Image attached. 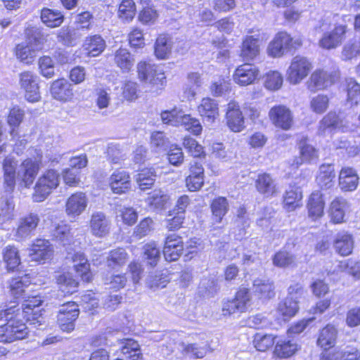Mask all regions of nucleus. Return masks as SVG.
<instances>
[{
    "instance_id": "nucleus-1",
    "label": "nucleus",
    "mask_w": 360,
    "mask_h": 360,
    "mask_svg": "<svg viewBox=\"0 0 360 360\" xmlns=\"http://www.w3.org/2000/svg\"><path fill=\"white\" fill-rule=\"evenodd\" d=\"M20 309L16 305L6 308H0V321L5 320L7 323L0 326V342L11 343L22 340L28 335V328L20 319Z\"/></svg>"
},
{
    "instance_id": "nucleus-2",
    "label": "nucleus",
    "mask_w": 360,
    "mask_h": 360,
    "mask_svg": "<svg viewBox=\"0 0 360 360\" xmlns=\"http://www.w3.org/2000/svg\"><path fill=\"white\" fill-rule=\"evenodd\" d=\"M25 34L27 39L16 46L15 55L21 62L30 64L36 57V52L41 49L44 39L36 27L27 28Z\"/></svg>"
},
{
    "instance_id": "nucleus-3",
    "label": "nucleus",
    "mask_w": 360,
    "mask_h": 360,
    "mask_svg": "<svg viewBox=\"0 0 360 360\" xmlns=\"http://www.w3.org/2000/svg\"><path fill=\"white\" fill-rule=\"evenodd\" d=\"M161 119L164 124L174 127L182 126L187 131L198 135L202 131V126L195 118L191 117L181 108L174 107L171 110H165L161 113Z\"/></svg>"
},
{
    "instance_id": "nucleus-4",
    "label": "nucleus",
    "mask_w": 360,
    "mask_h": 360,
    "mask_svg": "<svg viewBox=\"0 0 360 360\" xmlns=\"http://www.w3.org/2000/svg\"><path fill=\"white\" fill-rule=\"evenodd\" d=\"M60 175L54 169H48L37 179L34 187L32 199L34 202L44 201L58 187Z\"/></svg>"
},
{
    "instance_id": "nucleus-5",
    "label": "nucleus",
    "mask_w": 360,
    "mask_h": 360,
    "mask_svg": "<svg viewBox=\"0 0 360 360\" xmlns=\"http://www.w3.org/2000/svg\"><path fill=\"white\" fill-rule=\"evenodd\" d=\"M312 69L309 60L304 56H295L286 71V80L291 84H300Z\"/></svg>"
},
{
    "instance_id": "nucleus-6",
    "label": "nucleus",
    "mask_w": 360,
    "mask_h": 360,
    "mask_svg": "<svg viewBox=\"0 0 360 360\" xmlns=\"http://www.w3.org/2000/svg\"><path fill=\"white\" fill-rule=\"evenodd\" d=\"M41 154L37 153V156L32 158L25 159L19 166L18 171V177L20 180L21 186L25 188H30L40 169Z\"/></svg>"
},
{
    "instance_id": "nucleus-7",
    "label": "nucleus",
    "mask_w": 360,
    "mask_h": 360,
    "mask_svg": "<svg viewBox=\"0 0 360 360\" xmlns=\"http://www.w3.org/2000/svg\"><path fill=\"white\" fill-rule=\"evenodd\" d=\"M139 79L151 85H163L165 79L164 73L155 64L140 61L136 65Z\"/></svg>"
},
{
    "instance_id": "nucleus-8",
    "label": "nucleus",
    "mask_w": 360,
    "mask_h": 360,
    "mask_svg": "<svg viewBox=\"0 0 360 360\" xmlns=\"http://www.w3.org/2000/svg\"><path fill=\"white\" fill-rule=\"evenodd\" d=\"M79 310L75 302H68L63 304L58 314V324L60 328L67 333L75 329V322L78 318Z\"/></svg>"
},
{
    "instance_id": "nucleus-9",
    "label": "nucleus",
    "mask_w": 360,
    "mask_h": 360,
    "mask_svg": "<svg viewBox=\"0 0 360 360\" xmlns=\"http://www.w3.org/2000/svg\"><path fill=\"white\" fill-rule=\"evenodd\" d=\"M20 89L25 91V99L30 103L40 100L38 77L30 71H25L19 75Z\"/></svg>"
},
{
    "instance_id": "nucleus-10",
    "label": "nucleus",
    "mask_w": 360,
    "mask_h": 360,
    "mask_svg": "<svg viewBox=\"0 0 360 360\" xmlns=\"http://www.w3.org/2000/svg\"><path fill=\"white\" fill-rule=\"evenodd\" d=\"M250 301V295L248 289L241 288L232 300L223 302L222 314L224 316H230L235 313H243L247 309L248 304Z\"/></svg>"
},
{
    "instance_id": "nucleus-11",
    "label": "nucleus",
    "mask_w": 360,
    "mask_h": 360,
    "mask_svg": "<svg viewBox=\"0 0 360 360\" xmlns=\"http://www.w3.org/2000/svg\"><path fill=\"white\" fill-rule=\"evenodd\" d=\"M269 117L273 124L283 130H289L294 124V116L291 110L284 105L272 107Z\"/></svg>"
},
{
    "instance_id": "nucleus-12",
    "label": "nucleus",
    "mask_w": 360,
    "mask_h": 360,
    "mask_svg": "<svg viewBox=\"0 0 360 360\" xmlns=\"http://www.w3.org/2000/svg\"><path fill=\"white\" fill-rule=\"evenodd\" d=\"M41 298L38 296L29 297L27 300L22 301L21 307H18L23 318L30 321V324L34 328L39 329L44 328V326H46L44 318L41 316H37L35 312L30 317V311H33L35 308L41 305Z\"/></svg>"
},
{
    "instance_id": "nucleus-13",
    "label": "nucleus",
    "mask_w": 360,
    "mask_h": 360,
    "mask_svg": "<svg viewBox=\"0 0 360 360\" xmlns=\"http://www.w3.org/2000/svg\"><path fill=\"white\" fill-rule=\"evenodd\" d=\"M347 26L336 25L332 31L326 32L319 41V45L323 49L330 50L340 46L345 39Z\"/></svg>"
},
{
    "instance_id": "nucleus-14",
    "label": "nucleus",
    "mask_w": 360,
    "mask_h": 360,
    "mask_svg": "<svg viewBox=\"0 0 360 360\" xmlns=\"http://www.w3.org/2000/svg\"><path fill=\"white\" fill-rule=\"evenodd\" d=\"M292 38L285 32H278L268 46L267 51L272 57H281L292 46Z\"/></svg>"
},
{
    "instance_id": "nucleus-15",
    "label": "nucleus",
    "mask_w": 360,
    "mask_h": 360,
    "mask_svg": "<svg viewBox=\"0 0 360 360\" xmlns=\"http://www.w3.org/2000/svg\"><path fill=\"white\" fill-rule=\"evenodd\" d=\"M225 119L226 125L232 131L240 132L244 129V117L238 103L231 101L228 103Z\"/></svg>"
},
{
    "instance_id": "nucleus-16",
    "label": "nucleus",
    "mask_w": 360,
    "mask_h": 360,
    "mask_svg": "<svg viewBox=\"0 0 360 360\" xmlns=\"http://www.w3.org/2000/svg\"><path fill=\"white\" fill-rule=\"evenodd\" d=\"M337 78L336 74L321 70H315L307 82L308 89L313 92L332 85Z\"/></svg>"
},
{
    "instance_id": "nucleus-17",
    "label": "nucleus",
    "mask_w": 360,
    "mask_h": 360,
    "mask_svg": "<svg viewBox=\"0 0 360 360\" xmlns=\"http://www.w3.org/2000/svg\"><path fill=\"white\" fill-rule=\"evenodd\" d=\"M259 73V70L255 65L245 63L236 69L233 75V79L238 85L247 86L255 81Z\"/></svg>"
},
{
    "instance_id": "nucleus-18",
    "label": "nucleus",
    "mask_w": 360,
    "mask_h": 360,
    "mask_svg": "<svg viewBox=\"0 0 360 360\" xmlns=\"http://www.w3.org/2000/svg\"><path fill=\"white\" fill-rule=\"evenodd\" d=\"M183 250V241L181 237L174 233L166 238L162 252L167 261L177 260Z\"/></svg>"
},
{
    "instance_id": "nucleus-19",
    "label": "nucleus",
    "mask_w": 360,
    "mask_h": 360,
    "mask_svg": "<svg viewBox=\"0 0 360 360\" xmlns=\"http://www.w3.org/2000/svg\"><path fill=\"white\" fill-rule=\"evenodd\" d=\"M88 200L82 192L71 195L65 203V212L69 217H75L80 215L86 208Z\"/></svg>"
},
{
    "instance_id": "nucleus-20",
    "label": "nucleus",
    "mask_w": 360,
    "mask_h": 360,
    "mask_svg": "<svg viewBox=\"0 0 360 360\" xmlns=\"http://www.w3.org/2000/svg\"><path fill=\"white\" fill-rule=\"evenodd\" d=\"M52 254L53 248L49 240L42 238L35 240L30 250L32 260L39 262L50 259Z\"/></svg>"
},
{
    "instance_id": "nucleus-21",
    "label": "nucleus",
    "mask_w": 360,
    "mask_h": 360,
    "mask_svg": "<svg viewBox=\"0 0 360 360\" xmlns=\"http://www.w3.org/2000/svg\"><path fill=\"white\" fill-rule=\"evenodd\" d=\"M110 186L114 193L122 194L131 188V179L128 172L116 170L110 177Z\"/></svg>"
},
{
    "instance_id": "nucleus-22",
    "label": "nucleus",
    "mask_w": 360,
    "mask_h": 360,
    "mask_svg": "<svg viewBox=\"0 0 360 360\" xmlns=\"http://www.w3.org/2000/svg\"><path fill=\"white\" fill-rule=\"evenodd\" d=\"M51 93L55 99L62 101H68L73 97L72 85L65 79L54 81Z\"/></svg>"
},
{
    "instance_id": "nucleus-23",
    "label": "nucleus",
    "mask_w": 360,
    "mask_h": 360,
    "mask_svg": "<svg viewBox=\"0 0 360 360\" xmlns=\"http://www.w3.org/2000/svg\"><path fill=\"white\" fill-rule=\"evenodd\" d=\"M198 110L200 116L208 123H213L219 116L218 104L210 98H203L198 107Z\"/></svg>"
},
{
    "instance_id": "nucleus-24",
    "label": "nucleus",
    "mask_w": 360,
    "mask_h": 360,
    "mask_svg": "<svg viewBox=\"0 0 360 360\" xmlns=\"http://www.w3.org/2000/svg\"><path fill=\"white\" fill-rule=\"evenodd\" d=\"M255 186L259 193L267 198L274 195L278 192L274 179L266 173L258 175Z\"/></svg>"
},
{
    "instance_id": "nucleus-25",
    "label": "nucleus",
    "mask_w": 360,
    "mask_h": 360,
    "mask_svg": "<svg viewBox=\"0 0 360 360\" xmlns=\"http://www.w3.org/2000/svg\"><path fill=\"white\" fill-rule=\"evenodd\" d=\"M339 184L341 189L345 191L355 190L359 184L356 172L351 167L342 168L339 176Z\"/></svg>"
},
{
    "instance_id": "nucleus-26",
    "label": "nucleus",
    "mask_w": 360,
    "mask_h": 360,
    "mask_svg": "<svg viewBox=\"0 0 360 360\" xmlns=\"http://www.w3.org/2000/svg\"><path fill=\"white\" fill-rule=\"evenodd\" d=\"M39 222L38 215L32 213L20 219L15 236L20 238L28 237L37 228Z\"/></svg>"
},
{
    "instance_id": "nucleus-27",
    "label": "nucleus",
    "mask_w": 360,
    "mask_h": 360,
    "mask_svg": "<svg viewBox=\"0 0 360 360\" xmlns=\"http://www.w3.org/2000/svg\"><path fill=\"white\" fill-rule=\"evenodd\" d=\"M92 233L98 237L105 236L110 229L109 221L102 212L94 213L90 221Z\"/></svg>"
},
{
    "instance_id": "nucleus-28",
    "label": "nucleus",
    "mask_w": 360,
    "mask_h": 360,
    "mask_svg": "<svg viewBox=\"0 0 360 360\" xmlns=\"http://www.w3.org/2000/svg\"><path fill=\"white\" fill-rule=\"evenodd\" d=\"M121 352L128 360H143V354L139 350V343L131 339L118 340Z\"/></svg>"
},
{
    "instance_id": "nucleus-29",
    "label": "nucleus",
    "mask_w": 360,
    "mask_h": 360,
    "mask_svg": "<svg viewBox=\"0 0 360 360\" xmlns=\"http://www.w3.org/2000/svg\"><path fill=\"white\" fill-rule=\"evenodd\" d=\"M73 267L75 271L81 276L83 281H91L90 264L85 255L81 252H77L72 257Z\"/></svg>"
},
{
    "instance_id": "nucleus-30",
    "label": "nucleus",
    "mask_w": 360,
    "mask_h": 360,
    "mask_svg": "<svg viewBox=\"0 0 360 360\" xmlns=\"http://www.w3.org/2000/svg\"><path fill=\"white\" fill-rule=\"evenodd\" d=\"M320 191L313 192L308 201L307 207L309 216L313 219L321 217L323 214L325 202Z\"/></svg>"
},
{
    "instance_id": "nucleus-31",
    "label": "nucleus",
    "mask_w": 360,
    "mask_h": 360,
    "mask_svg": "<svg viewBox=\"0 0 360 360\" xmlns=\"http://www.w3.org/2000/svg\"><path fill=\"white\" fill-rule=\"evenodd\" d=\"M259 53L258 39L253 36H247L243 41L240 56L244 60H250L256 58Z\"/></svg>"
},
{
    "instance_id": "nucleus-32",
    "label": "nucleus",
    "mask_w": 360,
    "mask_h": 360,
    "mask_svg": "<svg viewBox=\"0 0 360 360\" xmlns=\"http://www.w3.org/2000/svg\"><path fill=\"white\" fill-rule=\"evenodd\" d=\"M336 252L342 256H347L352 252L354 240L352 235L347 233H340L334 241Z\"/></svg>"
},
{
    "instance_id": "nucleus-33",
    "label": "nucleus",
    "mask_w": 360,
    "mask_h": 360,
    "mask_svg": "<svg viewBox=\"0 0 360 360\" xmlns=\"http://www.w3.org/2000/svg\"><path fill=\"white\" fill-rule=\"evenodd\" d=\"M105 41L100 35L86 37L83 47L89 56L96 57L100 55L105 49Z\"/></svg>"
},
{
    "instance_id": "nucleus-34",
    "label": "nucleus",
    "mask_w": 360,
    "mask_h": 360,
    "mask_svg": "<svg viewBox=\"0 0 360 360\" xmlns=\"http://www.w3.org/2000/svg\"><path fill=\"white\" fill-rule=\"evenodd\" d=\"M82 37V34L74 27H63L57 34L58 41L63 45L72 46Z\"/></svg>"
},
{
    "instance_id": "nucleus-35",
    "label": "nucleus",
    "mask_w": 360,
    "mask_h": 360,
    "mask_svg": "<svg viewBox=\"0 0 360 360\" xmlns=\"http://www.w3.org/2000/svg\"><path fill=\"white\" fill-rule=\"evenodd\" d=\"M274 283L268 279L256 278L253 281L252 291L260 298H271L274 296Z\"/></svg>"
},
{
    "instance_id": "nucleus-36",
    "label": "nucleus",
    "mask_w": 360,
    "mask_h": 360,
    "mask_svg": "<svg viewBox=\"0 0 360 360\" xmlns=\"http://www.w3.org/2000/svg\"><path fill=\"white\" fill-rule=\"evenodd\" d=\"M337 338V330L332 325H327L319 333L317 340L318 346L327 350L332 347L335 342Z\"/></svg>"
},
{
    "instance_id": "nucleus-37",
    "label": "nucleus",
    "mask_w": 360,
    "mask_h": 360,
    "mask_svg": "<svg viewBox=\"0 0 360 360\" xmlns=\"http://www.w3.org/2000/svg\"><path fill=\"white\" fill-rule=\"evenodd\" d=\"M114 61L123 72H128L134 66V58L127 49L120 48L115 53Z\"/></svg>"
},
{
    "instance_id": "nucleus-38",
    "label": "nucleus",
    "mask_w": 360,
    "mask_h": 360,
    "mask_svg": "<svg viewBox=\"0 0 360 360\" xmlns=\"http://www.w3.org/2000/svg\"><path fill=\"white\" fill-rule=\"evenodd\" d=\"M335 177L333 167L330 165H323L320 167L316 181L321 188L328 189L334 185Z\"/></svg>"
},
{
    "instance_id": "nucleus-39",
    "label": "nucleus",
    "mask_w": 360,
    "mask_h": 360,
    "mask_svg": "<svg viewBox=\"0 0 360 360\" xmlns=\"http://www.w3.org/2000/svg\"><path fill=\"white\" fill-rule=\"evenodd\" d=\"M16 162L11 158H6L4 160L3 169L4 184L7 191H13L15 186Z\"/></svg>"
},
{
    "instance_id": "nucleus-40",
    "label": "nucleus",
    "mask_w": 360,
    "mask_h": 360,
    "mask_svg": "<svg viewBox=\"0 0 360 360\" xmlns=\"http://www.w3.org/2000/svg\"><path fill=\"white\" fill-rule=\"evenodd\" d=\"M172 47V38L167 34H160L155 44V56L160 59L167 58L171 53Z\"/></svg>"
},
{
    "instance_id": "nucleus-41",
    "label": "nucleus",
    "mask_w": 360,
    "mask_h": 360,
    "mask_svg": "<svg viewBox=\"0 0 360 360\" xmlns=\"http://www.w3.org/2000/svg\"><path fill=\"white\" fill-rule=\"evenodd\" d=\"M348 208V202L345 199L338 198L333 200L330 207V215L332 221L336 224L342 222Z\"/></svg>"
},
{
    "instance_id": "nucleus-42",
    "label": "nucleus",
    "mask_w": 360,
    "mask_h": 360,
    "mask_svg": "<svg viewBox=\"0 0 360 360\" xmlns=\"http://www.w3.org/2000/svg\"><path fill=\"white\" fill-rule=\"evenodd\" d=\"M181 353L186 356H190L194 359H202L207 352L209 345L205 343H188L182 342L181 345Z\"/></svg>"
},
{
    "instance_id": "nucleus-43",
    "label": "nucleus",
    "mask_w": 360,
    "mask_h": 360,
    "mask_svg": "<svg viewBox=\"0 0 360 360\" xmlns=\"http://www.w3.org/2000/svg\"><path fill=\"white\" fill-rule=\"evenodd\" d=\"M59 290L65 295H70L77 291L79 283L70 273L60 274L56 278Z\"/></svg>"
},
{
    "instance_id": "nucleus-44",
    "label": "nucleus",
    "mask_w": 360,
    "mask_h": 360,
    "mask_svg": "<svg viewBox=\"0 0 360 360\" xmlns=\"http://www.w3.org/2000/svg\"><path fill=\"white\" fill-rule=\"evenodd\" d=\"M156 176V172L153 168H143L137 174L136 181L140 189L145 191L154 184Z\"/></svg>"
},
{
    "instance_id": "nucleus-45",
    "label": "nucleus",
    "mask_w": 360,
    "mask_h": 360,
    "mask_svg": "<svg viewBox=\"0 0 360 360\" xmlns=\"http://www.w3.org/2000/svg\"><path fill=\"white\" fill-rule=\"evenodd\" d=\"M41 19L46 26L56 27L63 23L64 17L58 10L45 8L41 11Z\"/></svg>"
},
{
    "instance_id": "nucleus-46",
    "label": "nucleus",
    "mask_w": 360,
    "mask_h": 360,
    "mask_svg": "<svg viewBox=\"0 0 360 360\" xmlns=\"http://www.w3.org/2000/svg\"><path fill=\"white\" fill-rule=\"evenodd\" d=\"M298 350V345L292 340H281L276 342L274 354L279 358H289Z\"/></svg>"
},
{
    "instance_id": "nucleus-47",
    "label": "nucleus",
    "mask_w": 360,
    "mask_h": 360,
    "mask_svg": "<svg viewBox=\"0 0 360 360\" xmlns=\"http://www.w3.org/2000/svg\"><path fill=\"white\" fill-rule=\"evenodd\" d=\"M339 117L335 112H328L319 122V134L325 136L326 134L330 133L333 129L339 127Z\"/></svg>"
},
{
    "instance_id": "nucleus-48",
    "label": "nucleus",
    "mask_w": 360,
    "mask_h": 360,
    "mask_svg": "<svg viewBox=\"0 0 360 360\" xmlns=\"http://www.w3.org/2000/svg\"><path fill=\"white\" fill-rule=\"evenodd\" d=\"M169 200V196L162 191L155 190L146 199L150 210L154 211L162 210Z\"/></svg>"
},
{
    "instance_id": "nucleus-49",
    "label": "nucleus",
    "mask_w": 360,
    "mask_h": 360,
    "mask_svg": "<svg viewBox=\"0 0 360 360\" xmlns=\"http://www.w3.org/2000/svg\"><path fill=\"white\" fill-rule=\"evenodd\" d=\"M3 258L8 270H13L20 264L18 250L13 245H8L4 249Z\"/></svg>"
},
{
    "instance_id": "nucleus-50",
    "label": "nucleus",
    "mask_w": 360,
    "mask_h": 360,
    "mask_svg": "<svg viewBox=\"0 0 360 360\" xmlns=\"http://www.w3.org/2000/svg\"><path fill=\"white\" fill-rule=\"evenodd\" d=\"M143 257L147 261V264L151 266L157 265L160 257V252L155 242L146 244L143 248Z\"/></svg>"
},
{
    "instance_id": "nucleus-51",
    "label": "nucleus",
    "mask_w": 360,
    "mask_h": 360,
    "mask_svg": "<svg viewBox=\"0 0 360 360\" xmlns=\"http://www.w3.org/2000/svg\"><path fill=\"white\" fill-rule=\"evenodd\" d=\"M298 309V301L288 297L283 302H280L278 307V311L285 319L295 316Z\"/></svg>"
},
{
    "instance_id": "nucleus-52",
    "label": "nucleus",
    "mask_w": 360,
    "mask_h": 360,
    "mask_svg": "<svg viewBox=\"0 0 360 360\" xmlns=\"http://www.w3.org/2000/svg\"><path fill=\"white\" fill-rule=\"evenodd\" d=\"M273 264L279 268H286L295 264V257L292 253L281 250L272 258Z\"/></svg>"
},
{
    "instance_id": "nucleus-53",
    "label": "nucleus",
    "mask_w": 360,
    "mask_h": 360,
    "mask_svg": "<svg viewBox=\"0 0 360 360\" xmlns=\"http://www.w3.org/2000/svg\"><path fill=\"white\" fill-rule=\"evenodd\" d=\"M228 207L229 204L225 198L219 197L212 201L211 209L216 222L221 221L222 218L228 211Z\"/></svg>"
},
{
    "instance_id": "nucleus-54",
    "label": "nucleus",
    "mask_w": 360,
    "mask_h": 360,
    "mask_svg": "<svg viewBox=\"0 0 360 360\" xmlns=\"http://www.w3.org/2000/svg\"><path fill=\"white\" fill-rule=\"evenodd\" d=\"M128 254L125 250L117 248L110 252L107 259V264L109 267L115 268L117 266L124 265L128 259Z\"/></svg>"
},
{
    "instance_id": "nucleus-55",
    "label": "nucleus",
    "mask_w": 360,
    "mask_h": 360,
    "mask_svg": "<svg viewBox=\"0 0 360 360\" xmlns=\"http://www.w3.org/2000/svg\"><path fill=\"white\" fill-rule=\"evenodd\" d=\"M299 148L301 155V162H297V165L303 162H311L318 158L316 150L313 146L307 143L306 140H302L300 142Z\"/></svg>"
},
{
    "instance_id": "nucleus-56",
    "label": "nucleus",
    "mask_w": 360,
    "mask_h": 360,
    "mask_svg": "<svg viewBox=\"0 0 360 360\" xmlns=\"http://www.w3.org/2000/svg\"><path fill=\"white\" fill-rule=\"evenodd\" d=\"M25 116V112L19 107H13L9 112L7 117V122L12 128L11 130V135L13 136L15 130L19 127L22 122Z\"/></svg>"
},
{
    "instance_id": "nucleus-57",
    "label": "nucleus",
    "mask_w": 360,
    "mask_h": 360,
    "mask_svg": "<svg viewBox=\"0 0 360 360\" xmlns=\"http://www.w3.org/2000/svg\"><path fill=\"white\" fill-rule=\"evenodd\" d=\"M136 13V6L133 0H122L118 9V15L123 20H131Z\"/></svg>"
},
{
    "instance_id": "nucleus-58",
    "label": "nucleus",
    "mask_w": 360,
    "mask_h": 360,
    "mask_svg": "<svg viewBox=\"0 0 360 360\" xmlns=\"http://www.w3.org/2000/svg\"><path fill=\"white\" fill-rule=\"evenodd\" d=\"M339 270L345 271L350 275L360 278V262L352 259H345L340 262L338 264Z\"/></svg>"
},
{
    "instance_id": "nucleus-59",
    "label": "nucleus",
    "mask_w": 360,
    "mask_h": 360,
    "mask_svg": "<svg viewBox=\"0 0 360 360\" xmlns=\"http://www.w3.org/2000/svg\"><path fill=\"white\" fill-rule=\"evenodd\" d=\"M275 338L270 334L257 333L254 337V345L257 350L265 352L274 344Z\"/></svg>"
},
{
    "instance_id": "nucleus-60",
    "label": "nucleus",
    "mask_w": 360,
    "mask_h": 360,
    "mask_svg": "<svg viewBox=\"0 0 360 360\" xmlns=\"http://www.w3.org/2000/svg\"><path fill=\"white\" fill-rule=\"evenodd\" d=\"M347 100L352 105H357L360 102V84L354 79H347Z\"/></svg>"
},
{
    "instance_id": "nucleus-61",
    "label": "nucleus",
    "mask_w": 360,
    "mask_h": 360,
    "mask_svg": "<svg viewBox=\"0 0 360 360\" xmlns=\"http://www.w3.org/2000/svg\"><path fill=\"white\" fill-rule=\"evenodd\" d=\"M282 75L278 71H269L266 75L264 85L269 90H278L283 84Z\"/></svg>"
},
{
    "instance_id": "nucleus-62",
    "label": "nucleus",
    "mask_w": 360,
    "mask_h": 360,
    "mask_svg": "<svg viewBox=\"0 0 360 360\" xmlns=\"http://www.w3.org/2000/svg\"><path fill=\"white\" fill-rule=\"evenodd\" d=\"M231 90V83L225 78H219L212 82L210 91L214 96H221Z\"/></svg>"
},
{
    "instance_id": "nucleus-63",
    "label": "nucleus",
    "mask_w": 360,
    "mask_h": 360,
    "mask_svg": "<svg viewBox=\"0 0 360 360\" xmlns=\"http://www.w3.org/2000/svg\"><path fill=\"white\" fill-rule=\"evenodd\" d=\"M27 278L17 277L10 281V290L13 297L19 298L25 292V288L28 285Z\"/></svg>"
},
{
    "instance_id": "nucleus-64",
    "label": "nucleus",
    "mask_w": 360,
    "mask_h": 360,
    "mask_svg": "<svg viewBox=\"0 0 360 360\" xmlns=\"http://www.w3.org/2000/svg\"><path fill=\"white\" fill-rule=\"evenodd\" d=\"M328 97L323 94H319L311 99L310 106L314 112L321 114L328 109Z\"/></svg>"
}]
</instances>
